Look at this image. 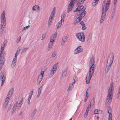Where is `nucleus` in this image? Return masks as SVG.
Instances as JSON below:
<instances>
[{"instance_id": "obj_1", "label": "nucleus", "mask_w": 120, "mask_h": 120, "mask_svg": "<svg viewBox=\"0 0 120 120\" xmlns=\"http://www.w3.org/2000/svg\"><path fill=\"white\" fill-rule=\"evenodd\" d=\"M85 9L86 8H84L83 6L81 5L73 11L74 12L78 11L75 16L77 15L78 16V17L75 16L74 18V19L75 20L74 22V24L75 25L79 22L84 17L86 13V11H85Z\"/></svg>"}, {"instance_id": "obj_2", "label": "nucleus", "mask_w": 120, "mask_h": 120, "mask_svg": "<svg viewBox=\"0 0 120 120\" xmlns=\"http://www.w3.org/2000/svg\"><path fill=\"white\" fill-rule=\"evenodd\" d=\"M114 57V55L113 53H112L111 54L109 55V56L105 71V72L107 73L110 69V65L112 64L113 60Z\"/></svg>"}, {"instance_id": "obj_3", "label": "nucleus", "mask_w": 120, "mask_h": 120, "mask_svg": "<svg viewBox=\"0 0 120 120\" xmlns=\"http://www.w3.org/2000/svg\"><path fill=\"white\" fill-rule=\"evenodd\" d=\"M113 88V84L111 83L108 90V95L106 98V102L109 103L111 102L112 100V98L113 95V91L112 89Z\"/></svg>"}, {"instance_id": "obj_4", "label": "nucleus", "mask_w": 120, "mask_h": 120, "mask_svg": "<svg viewBox=\"0 0 120 120\" xmlns=\"http://www.w3.org/2000/svg\"><path fill=\"white\" fill-rule=\"evenodd\" d=\"M14 88H12L11 89L9 90L5 100V102L3 105V108L5 109L7 106L8 103L9 101L10 98H11L12 94L14 91Z\"/></svg>"}, {"instance_id": "obj_5", "label": "nucleus", "mask_w": 120, "mask_h": 120, "mask_svg": "<svg viewBox=\"0 0 120 120\" xmlns=\"http://www.w3.org/2000/svg\"><path fill=\"white\" fill-rule=\"evenodd\" d=\"M6 74L5 71H1L0 76V79L1 83V86H2L4 83L6 77Z\"/></svg>"}, {"instance_id": "obj_6", "label": "nucleus", "mask_w": 120, "mask_h": 120, "mask_svg": "<svg viewBox=\"0 0 120 120\" xmlns=\"http://www.w3.org/2000/svg\"><path fill=\"white\" fill-rule=\"evenodd\" d=\"M94 70L89 69V75H87L86 79V83L87 84L89 83L91 78L93 74L94 73Z\"/></svg>"}, {"instance_id": "obj_7", "label": "nucleus", "mask_w": 120, "mask_h": 120, "mask_svg": "<svg viewBox=\"0 0 120 120\" xmlns=\"http://www.w3.org/2000/svg\"><path fill=\"white\" fill-rule=\"evenodd\" d=\"M5 11H4L1 15L0 18L1 24H3L4 27H5L6 23V19L5 17Z\"/></svg>"}, {"instance_id": "obj_8", "label": "nucleus", "mask_w": 120, "mask_h": 120, "mask_svg": "<svg viewBox=\"0 0 120 120\" xmlns=\"http://www.w3.org/2000/svg\"><path fill=\"white\" fill-rule=\"evenodd\" d=\"M77 38L82 42L85 41V37L84 34L82 33H79L76 34Z\"/></svg>"}, {"instance_id": "obj_9", "label": "nucleus", "mask_w": 120, "mask_h": 120, "mask_svg": "<svg viewBox=\"0 0 120 120\" xmlns=\"http://www.w3.org/2000/svg\"><path fill=\"white\" fill-rule=\"evenodd\" d=\"M77 1H75V0H71L67 8V12L69 13L72 9L73 7V5Z\"/></svg>"}, {"instance_id": "obj_10", "label": "nucleus", "mask_w": 120, "mask_h": 120, "mask_svg": "<svg viewBox=\"0 0 120 120\" xmlns=\"http://www.w3.org/2000/svg\"><path fill=\"white\" fill-rule=\"evenodd\" d=\"M94 57L93 56L91 57L90 59L89 62V64L91 65L90 69H92L95 70L94 67L95 66L94 64L95 63V61L94 62Z\"/></svg>"}, {"instance_id": "obj_11", "label": "nucleus", "mask_w": 120, "mask_h": 120, "mask_svg": "<svg viewBox=\"0 0 120 120\" xmlns=\"http://www.w3.org/2000/svg\"><path fill=\"white\" fill-rule=\"evenodd\" d=\"M106 11H107L104 10V7H103L102 9V15L101 16V19L100 21V23H101L103 22L104 20V19L105 18V16L106 15Z\"/></svg>"}, {"instance_id": "obj_12", "label": "nucleus", "mask_w": 120, "mask_h": 120, "mask_svg": "<svg viewBox=\"0 0 120 120\" xmlns=\"http://www.w3.org/2000/svg\"><path fill=\"white\" fill-rule=\"evenodd\" d=\"M83 49L81 46H79L76 48L74 51V53L75 54H77L80 52H82L83 51Z\"/></svg>"}, {"instance_id": "obj_13", "label": "nucleus", "mask_w": 120, "mask_h": 120, "mask_svg": "<svg viewBox=\"0 0 120 120\" xmlns=\"http://www.w3.org/2000/svg\"><path fill=\"white\" fill-rule=\"evenodd\" d=\"M116 7V6L114 5L113 8H112L111 11L110 15L111 16V19H113L115 15Z\"/></svg>"}, {"instance_id": "obj_14", "label": "nucleus", "mask_w": 120, "mask_h": 120, "mask_svg": "<svg viewBox=\"0 0 120 120\" xmlns=\"http://www.w3.org/2000/svg\"><path fill=\"white\" fill-rule=\"evenodd\" d=\"M0 59V71L2 67V66L3 64L5 61V57L4 56H3V57H1Z\"/></svg>"}, {"instance_id": "obj_15", "label": "nucleus", "mask_w": 120, "mask_h": 120, "mask_svg": "<svg viewBox=\"0 0 120 120\" xmlns=\"http://www.w3.org/2000/svg\"><path fill=\"white\" fill-rule=\"evenodd\" d=\"M57 33V32L56 31L53 34V35L52 36L50 39V42H53L54 41V40L56 38V36Z\"/></svg>"}, {"instance_id": "obj_16", "label": "nucleus", "mask_w": 120, "mask_h": 120, "mask_svg": "<svg viewBox=\"0 0 120 120\" xmlns=\"http://www.w3.org/2000/svg\"><path fill=\"white\" fill-rule=\"evenodd\" d=\"M43 77L39 75L37 80V84H39L43 79Z\"/></svg>"}, {"instance_id": "obj_17", "label": "nucleus", "mask_w": 120, "mask_h": 120, "mask_svg": "<svg viewBox=\"0 0 120 120\" xmlns=\"http://www.w3.org/2000/svg\"><path fill=\"white\" fill-rule=\"evenodd\" d=\"M111 110L110 108H109V109H108L107 112L109 114L108 120H112V114L110 112H111Z\"/></svg>"}, {"instance_id": "obj_18", "label": "nucleus", "mask_w": 120, "mask_h": 120, "mask_svg": "<svg viewBox=\"0 0 120 120\" xmlns=\"http://www.w3.org/2000/svg\"><path fill=\"white\" fill-rule=\"evenodd\" d=\"M43 85H42L40 87L38 88V93L37 96V98H38L39 97L40 95V94L41 93V90L42 89V88L43 87Z\"/></svg>"}, {"instance_id": "obj_19", "label": "nucleus", "mask_w": 120, "mask_h": 120, "mask_svg": "<svg viewBox=\"0 0 120 120\" xmlns=\"http://www.w3.org/2000/svg\"><path fill=\"white\" fill-rule=\"evenodd\" d=\"M75 83L74 82H73L70 84L67 90V91H69L71 90L74 86V84Z\"/></svg>"}, {"instance_id": "obj_20", "label": "nucleus", "mask_w": 120, "mask_h": 120, "mask_svg": "<svg viewBox=\"0 0 120 120\" xmlns=\"http://www.w3.org/2000/svg\"><path fill=\"white\" fill-rule=\"evenodd\" d=\"M4 25L2 24H0V35L1 36L3 34L4 31Z\"/></svg>"}, {"instance_id": "obj_21", "label": "nucleus", "mask_w": 120, "mask_h": 120, "mask_svg": "<svg viewBox=\"0 0 120 120\" xmlns=\"http://www.w3.org/2000/svg\"><path fill=\"white\" fill-rule=\"evenodd\" d=\"M36 112L37 109H35L33 111L31 115V120L33 118Z\"/></svg>"}, {"instance_id": "obj_22", "label": "nucleus", "mask_w": 120, "mask_h": 120, "mask_svg": "<svg viewBox=\"0 0 120 120\" xmlns=\"http://www.w3.org/2000/svg\"><path fill=\"white\" fill-rule=\"evenodd\" d=\"M110 4V1L107 0V4L105 5L104 10L107 11L109 8V5Z\"/></svg>"}, {"instance_id": "obj_23", "label": "nucleus", "mask_w": 120, "mask_h": 120, "mask_svg": "<svg viewBox=\"0 0 120 120\" xmlns=\"http://www.w3.org/2000/svg\"><path fill=\"white\" fill-rule=\"evenodd\" d=\"M67 68H65L63 69L62 71V76L63 77H64L66 76L67 73Z\"/></svg>"}, {"instance_id": "obj_24", "label": "nucleus", "mask_w": 120, "mask_h": 120, "mask_svg": "<svg viewBox=\"0 0 120 120\" xmlns=\"http://www.w3.org/2000/svg\"><path fill=\"white\" fill-rule=\"evenodd\" d=\"M32 9L33 11H37L40 10L39 6L38 5H35L33 7Z\"/></svg>"}, {"instance_id": "obj_25", "label": "nucleus", "mask_w": 120, "mask_h": 120, "mask_svg": "<svg viewBox=\"0 0 120 120\" xmlns=\"http://www.w3.org/2000/svg\"><path fill=\"white\" fill-rule=\"evenodd\" d=\"M65 17V15H62L61 16V20L58 22V23L59 24L62 25V20L64 21Z\"/></svg>"}, {"instance_id": "obj_26", "label": "nucleus", "mask_w": 120, "mask_h": 120, "mask_svg": "<svg viewBox=\"0 0 120 120\" xmlns=\"http://www.w3.org/2000/svg\"><path fill=\"white\" fill-rule=\"evenodd\" d=\"M58 64V63H57L55 64L54 65L52 66V69H51V70L54 71H56V69L57 67H56V65H57Z\"/></svg>"}, {"instance_id": "obj_27", "label": "nucleus", "mask_w": 120, "mask_h": 120, "mask_svg": "<svg viewBox=\"0 0 120 120\" xmlns=\"http://www.w3.org/2000/svg\"><path fill=\"white\" fill-rule=\"evenodd\" d=\"M55 8L54 7L53 9V10L52 12H51V14L50 15V16H51L52 17H53V18H54V15L55 14Z\"/></svg>"}, {"instance_id": "obj_28", "label": "nucleus", "mask_w": 120, "mask_h": 120, "mask_svg": "<svg viewBox=\"0 0 120 120\" xmlns=\"http://www.w3.org/2000/svg\"><path fill=\"white\" fill-rule=\"evenodd\" d=\"M50 71L51 72L50 73L49 76L50 77H51L53 76L55 71H54L52 70L51 69Z\"/></svg>"}, {"instance_id": "obj_29", "label": "nucleus", "mask_w": 120, "mask_h": 120, "mask_svg": "<svg viewBox=\"0 0 120 120\" xmlns=\"http://www.w3.org/2000/svg\"><path fill=\"white\" fill-rule=\"evenodd\" d=\"M28 49V48L26 47L22 49V51L21 52V54H22L25 52Z\"/></svg>"}, {"instance_id": "obj_30", "label": "nucleus", "mask_w": 120, "mask_h": 120, "mask_svg": "<svg viewBox=\"0 0 120 120\" xmlns=\"http://www.w3.org/2000/svg\"><path fill=\"white\" fill-rule=\"evenodd\" d=\"M99 111H100L101 112H102L101 110H98V109H95L94 111V113L95 114H98V112H99Z\"/></svg>"}, {"instance_id": "obj_31", "label": "nucleus", "mask_w": 120, "mask_h": 120, "mask_svg": "<svg viewBox=\"0 0 120 120\" xmlns=\"http://www.w3.org/2000/svg\"><path fill=\"white\" fill-rule=\"evenodd\" d=\"M16 64V62L12 61L11 64V67L12 68H13L15 66Z\"/></svg>"}, {"instance_id": "obj_32", "label": "nucleus", "mask_w": 120, "mask_h": 120, "mask_svg": "<svg viewBox=\"0 0 120 120\" xmlns=\"http://www.w3.org/2000/svg\"><path fill=\"white\" fill-rule=\"evenodd\" d=\"M95 99H93L90 101V104H91V105H93L94 104Z\"/></svg>"}, {"instance_id": "obj_33", "label": "nucleus", "mask_w": 120, "mask_h": 120, "mask_svg": "<svg viewBox=\"0 0 120 120\" xmlns=\"http://www.w3.org/2000/svg\"><path fill=\"white\" fill-rule=\"evenodd\" d=\"M30 26L29 25H28L27 26H25V27H23V28L22 29V32L24 31L25 30L27 29L28 28L30 27Z\"/></svg>"}, {"instance_id": "obj_34", "label": "nucleus", "mask_w": 120, "mask_h": 120, "mask_svg": "<svg viewBox=\"0 0 120 120\" xmlns=\"http://www.w3.org/2000/svg\"><path fill=\"white\" fill-rule=\"evenodd\" d=\"M94 2L93 3V5H95L97 4L99 0H94Z\"/></svg>"}, {"instance_id": "obj_35", "label": "nucleus", "mask_w": 120, "mask_h": 120, "mask_svg": "<svg viewBox=\"0 0 120 120\" xmlns=\"http://www.w3.org/2000/svg\"><path fill=\"white\" fill-rule=\"evenodd\" d=\"M107 4L106 1L104 0L103 1V5H102V8L104 7V8L105 7V5H106Z\"/></svg>"}, {"instance_id": "obj_36", "label": "nucleus", "mask_w": 120, "mask_h": 120, "mask_svg": "<svg viewBox=\"0 0 120 120\" xmlns=\"http://www.w3.org/2000/svg\"><path fill=\"white\" fill-rule=\"evenodd\" d=\"M81 0H80L78 3H77V4L76 5V6H78V7H79V6H79L81 4H82V3H81Z\"/></svg>"}, {"instance_id": "obj_37", "label": "nucleus", "mask_w": 120, "mask_h": 120, "mask_svg": "<svg viewBox=\"0 0 120 120\" xmlns=\"http://www.w3.org/2000/svg\"><path fill=\"white\" fill-rule=\"evenodd\" d=\"M11 105L10 104L9 105L8 107V109L7 110V112H8L10 110L11 108Z\"/></svg>"}, {"instance_id": "obj_38", "label": "nucleus", "mask_w": 120, "mask_h": 120, "mask_svg": "<svg viewBox=\"0 0 120 120\" xmlns=\"http://www.w3.org/2000/svg\"><path fill=\"white\" fill-rule=\"evenodd\" d=\"M23 98H22L20 100V102H19V104H22L23 103Z\"/></svg>"}, {"instance_id": "obj_39", "label": "nucleus", "mask_w": 120, "mask_h": 120, "mask_svg": "<svg viewBox=\"0 0 120 120\" xmlns=\"http://www.w3.org/2000/svg\"><path fill=\"white\" fill-rule=\"evenodd\" d=\"M22 104H20L19 103L18 104L17 107V109H19L20 108V107L21 106Z\"/></svg>"}, {"instance_id": "obj_40", "label": "nucleus", "mask_w": 120, "mask_h": 120, "mask_svg": "<svg viewBox=\"0 0 120 120\" xmlns=\"http://www.w3.org/2000/svg\"><path fill=\"white\" fill-rule=\"evenodd\" d=\"M53 45V42H50L48 46H50L52 47Z\"/></svg>"}, {"instance_id": "obj_41", "label": "nucleus", "mask_w": 120, "mask_h": 120, "mask_svg": "<svg viewBox=\"0 0 120 120\" xmlns=\"http://www.w3.org/2000/svg\"><path fill=\"white\" fill-rule=\"evenodd\" d=\"M77 78L76 76H75L73 78V80L74 81L73 82H74L75 83V82L76 81V80H77Z\"/></svg>"}, {"instance_id": "obj_42", "label": "nucleus", "mask_w": 120, "mask_h": 120, "mask_svg": "<svg viewBox=\"0 0 120 120\" xmlns=\"http://www.w3.org/2000/svg\"><path fill=\"white\" fill-rule=\"evenodd\" d=\"M52 47H50V46H48V48L47 51H50Z\"/></svg>"}, {"instance_id": "obj_43", "label": "nucleus", "mask_w": 120, "mask_h": 120, "mask_svg": "<svg viewBox=\"0 0 120 120\" xmlns=\"http://www.w3.org/2000/svg\"><path fill=\"white\" fill-rule=\"evenodd\" d=\"M21 38V37H20L18 38L16 41L17 43H18L20 41Z\"/></svg>"}, {"instance_id": "obj_44", "label": "nucleus", "mask_w": 120, "mask_h": 120, "mask_svg": "<svg viewBox=\"0 0 120 120\" xmlns=\"http://www.w3.org/2000/svg\"><path fill=\"white\" fill-rule=\"evenodd\" d=\"M44 71H41V73L39 75H41V76H42L43 77V75H44Z\"/></svg>"}, {"instance_id": "obj_45", "label": "nucleus", "mask_w": 120, "mask_h": 120, "mask_svg": "<svg viewBox=\"0 0 120 120\" xmlns=\"http://www.w3.org/2000/svg\"><path fill=\"white\" fill-rule=\"evenodd\" d=\"M88 115V112H86L85 113V114L84 116V118H85Z\"/></svg>"}, {"instance_id": "obj_46", "label": "nucleus", "mask_w": 120, "mask_h": 120, "mask_svg": "<svg viewBox=\"0 0 120 120\" xmlns=\"http://www.w3.org/2000/svg\"><path fill=\"white\" fill-rule=\"evenodd\" d=\"M56 56V55L55 53H52V54L51 56L52 57H54Z\"/></svg>"}, {"instance_id": "obj_47", "label": "nucleus", "mask_w": 120, "mask_h": 120, "mask_svg": "<svg viewBox=\"0 0 120 120\" xmlns=\"http://www.w3.org/2000/svg\"><path fill=\"white\" fill-rule=\"evenodd\" d=\"M80 24L82 26H84V25H85V24L83 22V21H81L80 22Z\"/></svg>"}, {"instance_id": "obj_48", "label": "nucleus", "mask_w": 120, "mask_h": 120, "mask_svg": "<svg viewBox=\"0 0 120 120\" xmlns=\"http://www.w3.org/2000/svg\"><path fill=\"white\" fill-rule=\"evenodd\" d=\"M17 57H15L14 56L13 59V61L16 62L17 60Z\"/></svg>"}, {"instance_id": "obj_49", "label": "nucleus", "mask_w": 120, "mask_h": 120, "mask_svg": "<svg viewBox=\"0 0 120 120\" xmlns=\"http://www.w3.org/2000/svg\"><path fill=\"white\" fill-rule=\"evenodd\" d=\"M86 28V27L85 26V25L82 26V29L83 30H84Z\"/></svg>"}, {"instance_id": "obj_50", "label": "nucleus", "mask_w": 120, "mask_h": 120, "mask_svg": "<svg viewBox=\"0 0 120 120\" xmlns=\"http://www.w3.org/2000/svg\"><path fill=\"white\" fill-rule=\"evenodd\" d=\"M52 21H50L49 20L48 23L49 26L51 25Z\"/></svg>"}, {"instance_id": "obj_51", "label": "nucleus", "mask_w": 120, "mask_h": 120, "mask_svg": "<svg viewBox=\"0 0 120 120\" xmlns=\"http://www.w3.org/2000/svg\"><path fill=\"white\" fill-rule=\"evenodd\" d=\"M61 25L60 24H59L58 23L57 26V29H58L59 27H60Z\"/></svg>"}, {"instance_id": "obj_52", "label": "nucleus", "mask_w": 120, "mask_h": 120, "mask_svg": "<svg viewBox=\"0 0 120 120\" xmlns=\"http://www.w3.org/2000/svg\"><path fill=\"white\" fill-rule=\"evenodd\" d=\"M33 92L32 91H31L30 93L29 94V95H30L31 96H32V95L33 94Z\"/></svg>"}, {"instance_id": "obj_53", "label": "nucleus", "mask_w": 120, "mask_h": 120, "mask_svg": "<svg viewBox=\"0 0 120 120\" xmlns=\"http://www.w3.org/2000/svg\"><path fill=\"white\" fill-rule=\"evenodd\" d=\"M22 49V47L21 46L19 47L18 48L17 50H18L19 51H20Z\"/></svg>"}, {"instance_id": "obj_54", "label": "nucleus", "mask_w": 120, "mask_h": 120, "mask_svg": "<svg viewBox=\"0 0 120 120\" xmlns=\"http://www.w3.org/2000/svg\"><path fill=\"white\" fill-rule=\"evenodd\" d=\"M53 18H53V17L50 16L49 20L52 21V19Z\"/></svg>"}, {"instance_id": "obj_55", "label": "nucleus", "mask_w": 120, "mask_h": 120, "mask_svg": "<svg viewBox=\"0 0 120 120\" xmlns=\"http://www.w3.org/2000/svg\"><path fill=\"white\" fill-rule=\"evenodd\" d=\"M89 39H90L91 38V34H90L89 35Z\"/></svg>"}, {"instance_id": "obj_56", "label": "nucleus", "mask_w": 120, "mask_h": 120, "mask_svg": "<svg viewBox=\"0 0 120 120\" xmlns=\"http://www.w3.org/2000/svg\"><path fill=\"white\" fill-rule=\"evenodd\" d=\"M88 93L87 92V90L86 91V98L87 97L88 98Z\"/></svg>"}, {"instance_id": "obj_57", "label": "nucleus", "mask_w": 120, "mask_h": 120, "mask_svg": "<svg viewBox=\"0 0 120 120\" xmlns=\"http://www.w3.org/2000/svg\"><path fill=\"white\" fill-rule=\"evenodd\" d=\"M88 98L87 97V98L85 97V99L84 100V102H85L87 100Z\"/></svg>"}, {"instance_id": "obj_58", "label": "nucleus", "mask_w": 120, "mask_h": 120, "mask_svg": "<svg viewBox=\"0 0 120 120\" xmlns=\"http://www.w3.org/2000/svg\"><path fill=\"white\" fill-rule=\"evenodd\" d=\"M17 105H16V104H14V105L13 107L16 108V107H17Z\"/></svg>"}, {"instance_id": "obj_59", "label": "nucleus", "mask_w": 120, "mask_h": 120, "mask_svg": "<svg viewBox=\"0 0 120 120\" xmlns=\"http://www.w3.org/2000/svg\"><path fill=\"white\" fill-rule=\"evenodd\" d=\"M117 0H114V4H115L116 3Z\"/></svg>"}, {"instance_id": "obj_60", "label": "nucleus", "mask_w": 120, "mask_h": 120, "mask_svg": "<svg viewBox=\"0 0 120 120\" xmlns=\"http://www.w3.org/2000/svg\"><path fill=\"white\" fill-rule=\"evenodd\" d=\"M45 36V35H43L42 36V38L41 39V40H43L45 38V37H44V38L43 37V36Z\"/></svg>"}, {"instance_id": "obj_61", "label": "nucleus", "mask_w": 120, "mask_h": 120, "mask_svg": "<svg viewBox=\"0 0 120 120\" xmlns=\"http://www.w3.org/2000/svg\"><path fill=\"white\" fill-rule=\"evenodd\" d=\"M16 108L13 107L12 109V110L15 111L16 110Z\"/></svg>"}, {"instance_id": "obj_62", "label": "nucleus", "mask_w": 120, "mask_h": 120, "mask_svg": "<svg viewBox=\"0 0 120 120\" xmlns=\"http://www.w3.org/2000/svg\"><path fill=\"white\" fill-rule=\"evenodd\" d=\"M62 43H61V44H62L63 43V44H64V42H65V41H64L63 40V39H62Z\"/></svg>"}, {"instance_id": "obj_63", "label": "nucleus", "mask_w": 120, "mask_h": 120, "mask_svg": "<svg viewBox=\"0 0 120 120\" xmlns=\"http://www.w3.org/2000/svg\"><path fill=\"white\" fill-rule=\"evenodd\" d=\"M85 0H81V2L82 3H83L84 1Z\"/></svg>"}, {"instance_id": "obj_64", "label": "nucleus", "mask_w": 120, "mask_h": 120, "mask_svg": "<svg viewBox=\"0 0 120 120\" xmlns=\"http://www.w3.org/2000/svg\"><path fill=\"white\" fill-rule=\"evenodd\" d=\"M89 108L87 107V109L86 110V112H88V111L89 110Z\"/></svg>"}]
</instances>
